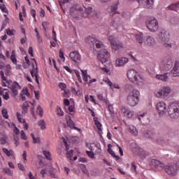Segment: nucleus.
I'll return each instance as SVG.
<instances>
[{
	"label": "nucleus",
	"mask_w": 179,
	"mask_h": 179,
	"mask_svg": "<svg viewBox=\"0 0 179 179\" xmlns=\"http://www.w3.org/2000/svg\"><path fill=\"white\" fill-rule=\"evenodd\" d=\"M111 148H113V145L111 144H108V152L109 153V155H111L112 157H115L116 160H120V157L115 155V152L113 151Z\"/></svg>",
	"instance_id": "393cba45"
},
{
	"label": "nucleus",
	"mask_w": 179,
	"mask_h": 179,
	"mask_svg": "<svg viewBox=\"0 0 179 179\" xmlns=\"http://www.w3.org/2000/svg\"><path fill=\"white\" fill-rule=\"evenodd\" d=\"M57 115H59V117H63L64 111H62V109H61V107L57 106Z\"/></svg>",
	"instance_id": "ea45409f"
},
{
	"label": "nucleus",
	"mask_w": 179,
	"mask_h": 179,
	"mask_svg": "<svg viewBox=\"0 0 179 179\" xmlns=\"http://www.w3.org/2000/svg\"><path fill=\"white\" fill-rule=\"evenodd\" d=\"M87 156L91 159H94V152L93 151H87Z\"/></svg>",
	"instance_id": "de8ad7c7"
},
{
	"label": "nucleus",
	"mask_w": 179,
	"mask_h": 179,
	"mask_svg": "<svg viewBox=\"0 0 179 179\" xmlns=\"http://www.w3.org/2000/svg\"><path fill=\"white\" fill-rule=\"evenodd\" d=\"M138 72L135 69H131L127 72V77L129 80H132L133 82H138Z\"/></svg>",
	"instance_id": "ddd939ff"
},
{
	"label": "nucleus",
	"mask_w": 179,
	"mask_h": 179,
	"mask_svg": "<svg viewBox=\"0 0 179 179\" xmlns=\"http://www.w3.org/2000/svg\"><path fill=\"white\" fill-rule=\"evenodd\" d=\"M34 94H35V99H36V100H39V99H40V91H36V90H34Z\"/></svg>",
	"instance_id": "864d4df0"
},
{
	"label": "nucleus",
	"mask_w": 179,
	"mask_h": 179,
	"mask_svg": "<svg viewBox=\"0 0 179 179\" xmlns=\"http://www.w3.org/2000/svg\"><path fill=\"white\" fill-rule=\"evenodd\" d=\"M0 9L4 13H7L8 14V8H6V6H5V4H0Z\"/></svg>",
	"instance_id": "a19ab883"
},
{
	"label": "nucleus",
	"mask_w": 179,
	"mask_h": 179,
	"mask_svg": "<svg viewBox=\"0 0 179 179\" xmlns=\"http://www.w3.org/2000/svg\"><path fill=\"white\" fill-rule=\"evenodd\" d=\"M66 120L67 127H69V128L76 129V131H78V132H80L81 129L75 127V122L72 121V119L71 118L70 115H66Z\"/></svg>",
	"instance_id": "2eb2a0df"
},
{
	"label": "nucleus",
	"mask_w": 179,
	"mask_h": 179,
	"mask_svg": "<svg viewBox=\"0 0 179 179\" xmlns=\"http://www.w3.org/2000/svg\"><path fill=\"white\" fill-rule=\"evenodd\" d=\"M156 109L159 114L164 115L167 111V105L164 102H159L156 106Z\"/></svg>",
	"instance_id": "9b49d317"
},
{
	"label": "nucleus",
	"mask_w": 179,
	"mask_h": 179,
	"mask_svg": "<svg viewBox=\"0 0 179 179\" xmlns=\"http://www.w3.org/2000/svg\"><path fill=\"white\" fill-rule=\"evenodd\" d=\"M157 40L161 44H164L167 48H171V43H169L170 40V34L167 31H161L157 36Z\"/></svg>",
	"instance_id": "f03ea898"
},
{
	"label": "nucleus",
	"mask_w": 179,
	"mask_h": 179,
	"mask_svg": "<svg viewBox=\"0 0 179 179\" xmlns=\"http://www.w3.org/2000/svg\"><path fill=\"white\" fill-rule=\"evenodd\" d=\"M123 113L124 114H126L128 118H132V117H134V112H129L128 110H126V111H124Z\"/></svg>",
	"instance_id": "c03bdc74"
},
{
	"label": "nucleus",
	"mask_w": 179,
	"mask_h": 179,
	"mask_svg": "<svg viewBox=\"0 0 179 179\" xmlns=\"http://www.w3.org/2000/svg\"><path fill=\"white\" fill-rule=\"evenodd\" d=\"M8 89L11 90L13 96L16 97V96L18 94L17 90L22 89V87H20V85H19V83L15 81L10 86V87H8Z\"/></svg>",
	"instance_id": "4468645a"
},
{
	"label": "nucleus",
	"mask_w": 179,
	"mask_h": 179,
	"mask_svg": "<svg viewBox=\"0 0 179 179\" xmlns=\"http://www.w3.org/2000/svg\"><path fill=\"white\" fill-rule=\"evenodd\" d=\"M18 169L21 170V171H24V166L21 163L17 164Z\"/></svg>",
	"instance_id": "774afa93"
},
{
	"label": "nucleus",
	"mask_w": 179,
	"mask_h": 179,
	"mask_svg": "<svg viewBox=\"0 0 179 179\" xmlns=\"http://www.w3.org/2000/svg\"><path fill=\"white\" fill-rule=\"evenodd\" d=\"M22 108H29V101L24 102Z\"/></svg>",
	"instance_id": "338daca9"
},
{
	"label": "nucleus",
	"mask_w": 179,
	"mask_h": 179,
	"mask_svg": "<svg viewBox=\"0 0 179 179\" xmlns=\"http://www.w3.org/2000/svg\"><path fill=\"white\" fill-rule=\"evenodd\" d=\"M72 156H73V150H68L66 152L67 159H72Z\"/></svg>",
	"instance_id": "58836bf2"
},
{
	"label": "nucleus",
	"mask_w": 179,
	"mask_h": 179,
	"mask_svg": "<svg viewBox=\"0 0 179 179\" xmlns=\"http://www.w3.org/2000/svg\"><path fill=\"white\" fill-rule=\"evenodd\" d=\"M117 9H118V3H114L110 6V12H117Z\"/></svg>",
	"instance_id": "e433bc0d"
},
{
	"label": "nucleus",
	"mask_w": 179,
	"mask_h": 179,
	"mask_svg": "<svg viewBox=\"0 0 179 179\" xmlns=\"http://www.w3.org/2000/svg\"><path fill=\"white\" fill-rule=\"evenodd\" d=\"M71 59L73 61V62H78V61H80V54L78 51L71 52L69 55Z\"/></svg>",
	"instance_id": "6ab92c4d"
},
{
	"label": "nucleus",
	"mask_w": 179,
	"mask_h": 179,
	"mask_svg": "<svg viewBox=\"0 0 179 179\" xmlns=\"http://www.w3.org/2000/svg\"><path fill=\"white\" fill-rule=\"evenodd\" d=\"M138 152L137 155L141 157V159H146L147 156H149V153L147 152L144 151L143 149L142 148H138L137 149Z\"/></svg>",
	"instance_id": "5701e85b"
},
{
	"label": "nucleus",
	"mask_w": 179,
	"mask_h": 179,
	"mask_svg": "<svg viewBox=\"0 0 179 179\" xmlns=\"http://www.w3.org/2000/svg\"><path fill=\"white\" fill-rule=\"evenodd\" d=\"M131 170L136 173V165L135 164V162H131Z\"/></svg>",
	"instance_id": "0e129e2a"
},
{
	"label": "nucleus",
	"mask_w": 179,
	"mask_h": 179,
	"mask_svg": "<svg viewBox=\"0 0 179 179\" xmlns=\"http://www.w3.org/2000/svg\"><path fill=\"white\" fill-rule=\"evenodd\" d=\"M127 62H128V58L126 57H122L116 59V65L117 66H122L123 65H125Z\"/></svg>",
	"instance_id": "b1692460"
},
{
	"label": "nucleus",
	"mask_w": 179,
	"mask_h": 179,
	"mask_svg": "<svg viewBox=\"0 0 179 179\" xmlns=\"http://www.w3.org/2000/svg\"><path fill=\"white\" fill-rule=\"evenodd\" d=\"M139 96H141V92L136 89H134L129 92L127 97V103L131 107H135L139 103Z\"/></svg>",
	"instance_id": "f257e3e1"
},
{
	"label": "nucleus",
	"mask_w": 179,
	"mask_h": 179,
	"mask_svg": "<svg viewBox=\"0 0 179 179\" xmlns=\"http://www.w3.org/2000/svg\"><path fill=\"white\" fill-rule=\"evenodd\" d=\"M169 73H165L164 74L162 75H157L156 78L157 79H159V80H163L164 82H167L169 80Z\"/></svg>",
	"instance_id": "a878e982"
},
{
	"label": "nucleus",
	"mask_w": 179,
	"mask_h": 179,
	"mask_svg": "<svg viewBox=\"0 0 179 179\" xmlns=\"http://www.w3.org/2000/svg\"><path fill=\"white\" fill-rule=\"evenodd\" d=\"M20 135L21 139H23V141H26L27 139V136H26V133H24V131H21Z\"/></svg>",
	"instance_id": "09e8293b"
},
{
	"label": "nucleus",
	"mask_w": 179,
	"mask_h": 179,
	"mask_svg": "<svg viewBox=\"0 0 179 179\" xmlns=\"http://www.w3.org/2000/svg\"><path fill=\"white\" fill-rule=\"evenodd\" d=\"M168 114L170 118L176 119L179 117V103H171L168 107Z\"/></svg>",
	"instance_id": "7ed1b4c3"
},
{
	"label": "nucleus",
	"mask_w": 179,
	"mask_h": 179,
	"mask_svg": "<svg viewBox=\"0 0 179 179\" xmlns=\"http://www.w3.org/2000/svg\"><path fill=\"white\" fill-rule=\"evenodd\" d=\"M43 153L48 160H51V153L50 151L44 150L43 151Z\"/></svg>",
	"instance_id": "f704fd0d"
},
{
	"label": "nucleus",
	"mask_w": 179,
	"mask_h": 179,
	"mask_svg": "<svg viewBox=\"0 0 179 179\" xmlns=\"http://www.w3.org/2000/svg\"><path fill=\"white\" fill-rule=\"evenodd\" d=\"M134 37L136 38V42L138 43V44H140L141 45H142V44H144L145 40H146V38L143 36V33L142 32L136 34L134 35Z\"/></svg>",
	"instance_id": "a211bd4d"
},
{
	"label": "nucleus",
	"mask_w": 179,
	"mask_h": 179,
	"mask_svg": "<svg viewBox=\"0 0 179 179\" xmlns=\"http://www.w3.org/2000/svg\"><path fill=\"white\" fill-rule=\"evenodd\" d=\"M96 41L97 39H96V38L91 36L87 37L86 39L87 43H88V44H90L91 47H92L94 50H96V47H94V44L96 43Z\"/></svg>",
	"instance_id": "4be33fe9"
},
{
	"label": "nucleus",
	"mask_w": 179,
	"mask_h": 179,
	"mask_svg": "<svg viewBox=\"0 0 179 179\" xmlns=\"http://www.w3.org/2000/svg\"><path fill=\"white\" fill-rule=\"evenodd\" d=\"M146 27L150 31L155 33L159 30V22L156 18H152L146 22Z\"/></svg>",
	"instance_id": "423d86ee"
},
{
	"label": "nucleus",
	"mask_w": 179,
	"mask_h": 179,
	"mask_svg": "<svg viewBox=\"0 0 179 179\" xmlns=\"http://www.w3.org/2000/svg\"><path fill=\"white\" fill-rule=\"evenodd\" d=\"M174 78L179 76V62L176 61L173 69L171 71Z\"/></svg>",
	"instance_id": "aec40b11"
},
{
	"label": "nucleus",
	"mask_w": 179,
	"mask_h": 179,
	"mask_svg": "<svg viewBox=\"0 0 179 179\" xmlns=\"http://www.w3.org/2000/svg\"><path fill=\"white\" fill-rule=\"evenodd\" d=\"M130 2H138L139 5H142L143 8H145L147 9H150V8H152L153 6L154 1L153 0H129Z\"/></svg>",
	"instance_id": "1a4fd4ad"
},
{
	"label": "nucleus",
	"mask_w": 179,
	"mask_h": 179,
	"mask_svg": "<svg viewBox=\"0 0 179 179\" xmlns=\"http://www.w3.org/2000/svg\"><path fill=\"white\" fill-rule=\"evenodd\" d=\"M2 96L4 100H9V93H8V92H5V94H3Z\"/></svg>",
	"instance_id": "69168bd1"
},
{
	"label": "nucleus",
	"mask_w": 179,
	"mask_h": 179,
	"mask_svg": "<svg viewBox=\"0 0 179 179\" xmlns=\"http://www.w3.org/2000/svg\"><path fill=\"white\" fill-rule=\"evenodd\" d=\"M97 97H98L99 100H100L101 101H103L106 104H108V101L107 99H104V96H103V94H98Z\"/></svg>",
	"instance_id": "c9c22d12"
},
{
	"label": "nucleus",
	"mask_w": 179,
	"mask_h": 179,
	"mask_svg": "<svg viewBox=\"0 0 179 179\" xmlns=\"http://www.w3.org/2000/svg\"><path fill=\"white\" fill-rule=\"evenodd\" d=\"M83 11V9H82V7L80 5L77 4L71 8L70 15H71L73 17H76V19H78L79 18V15Z\"/></svg>",
	"instance_id": "6e6552de"
},
{
	"label": "nucleus",
	"mask_w": 179,
	"mask_h": 179,
	"mask_svg": "<svg viewBox=\"0 0 179 179\" xmlns=\"http://www.w3.org/2000/svg\"><path fill=\"white\" fill-rule=\"evenodd\" d=\"M3 152H4L6 153V155L8 157H10V156H13V150H8V149L3 148H2Z\"/></svg>",
	"instance_id": "2f4dec72"
},
{
	"label": "nucleus",
	"mask_w": 179,
	"mask_h": 179,
	"mask_svg": "<svg viewBox=\"0 0 179 179\" xmlns=\"http://www.w3.org/2000/svg\"><path fill=\"white\" fill-rule=\"evenodd\" d=\"M37 113H38L40 117H43V108H41L40 106H38Z\"/></svg>",
	"instance_id": "603ef678"
},
{
	"label": "nucleus",
	"mask_w": 179,
	"mask_h": 179,
	"mask_svg": "<svg viewBox=\"0 0 179 179\" xmlns=\"http://www.w3.org/2000/svg\"><path fill=\"white\" fill-rule=\"evenodd\" d=\"M10 59L12 61V62L16 65L17 62V60L16 59V53L15 52V50H13L12 52V54H11V56H10Z\"/></svg>",
	"instance_id": "c756f323"
},
{
	"label": "nucleus",
	"mask_w": 179,
	"mask_h": 179,
	"mask_svg": "<svg viewBox=\"0 0 179 179\" xmlns=\"http://www.w3.org/2000/svg\"><path fill=\"white\" fill-rule=\"evenodd\" d=\"M113 50H115V51H117V50H121L122 48V45L117 43V42L114 40V37L113 36H109L108 37Z\"/></svg>",
	"instance_id": "dca6fc26"
},
{
	"label": "nucleus",
	"mask_w": 179,
	"mask_h": 179,
	"mask_svg": "<svg viewBox=\"0 0 179 179\" xmlns=\"http://www.w3.org/2000/svg\"><path fill=\"white\" fill-rule=\"evenodd\" d=\"M97 58L101 62V64L108 61V52L106 49H101L97 55Z\"/></svg>",
	"instance_id": "0eeeda50"
},
{
	"label": "nucleus",
	"mask_w": 179,
	"mask_h": 179,
	"mask_svg": "<svg viewBox=\"0 0 179 179\" xmlns=\"http://www.w3.org/2000/svg\"><path fill=\"white\" fill-rule=\"evenodd\" d=\"M4 72L6 75H9V73H10V65L9 64L6 65V69L4 70Z\"/></svg>",
	"instance_id": "37998d69"
},
{
	"label": "nucleus",
	"mask_w": 179,
	"mask_h": 179,
	"mask_svg": "<svg viewBox=\"0 0 179 179\" xmlns=\"http://www.w3.org/2000/svg\"><path fill=\"white\" fill-rule=\"evenodd\" d=\"M69 93V90H64L63 93V97H69V95H68Z\"/></svg>",
	"instance_id": "bf43d9fd"
},
{
	"label": "nucleus",
	"mask_w": 179,
	"mask_h": 179,
	"mask_svg": "<svg viewBox=\"0 0 179 179\" xmlns=\"http://www.w3.org/2000/svg\"><path fill=\"white\" fill-rule=\"evenodd\" d=\"M144 45L145 47L153 48L154 45H156V40L152 36H148L144 41Z\"/></svg>",
	"instance_id": "f8f14e48"
},
{
	"label": "nucleus",
	"mask_w": 179,
	"mask_h": 179,
	"mask_svg": "<svg viewBox=\"0 0 179 179\" xmlns=\"http://www.w3.org/2000/svg\"><path fill=\"white\" fill-rule=\"evenodd\" d=\"M59 89H61V90H65V89L66 88V84L64 83H60L59 84Z\"/></svg>",
	"instance_id": "3c124183"
},
{
	"label": "nucleus",
	"mask_w": 179,
	"mask_h": 179,
	"mask_svg": "<svg viewBox=\"0 0 179 179\" xmlns=\"http://www.w3.org/2000/svg\"><path fill=\"white\" fill-rule=\"evenodd\" d=\"M74 72L78 78V80L82 83V77H80V72H79V71L78 70H74Z\"/></svg>",
	"instance_id": "4c0bfd02"
},
{
	"label": "nucleus",
	"mask_w": 179,
	"mask_h": 179,
	"mask_svg": "<svg viewBox=\"0 0 179 179\" xmlns=\"http://www.w3.org/2000/svg\"><path fill=\"white\" fill-rule=\"evenodd\" d=\"M170 93H171V88L169 87H164L157 92V97L164 99V97H167Z\"/></svg>",
	"instance_id": "9d476101"
},
{
	"label": "nucleus",
	"mask_w": 179,
	"mask_h": 179,
	"mask_svg": "<svg viewBox=\"0 0 179 179\" xmlns=\"http://www.w3.org/2000/svg\"><path fill=\"white\" fill-rule=\"evenodd\" d=\"M92 10H93V8L92 7H88L85 8V12L87 15H90L92 13Z\"/></svg>",
	"instance_id": "052dcab7"
},
{
	"label": "nucleus",
	"mask_w": 179,
	"mask_h": 179,
	"mask_svg": "<svg viewBox=\"0 0 179 179\" xmlns=\"http://www.w3.org/2000/svg\"><path fill=\"white\" fill-rule=\"evenodd\" d=\"M3 173H5V174H7L8 176H12V172L10 171V169H9V168H3Z\"/></svg>",
	"instance_id": "49530a36"
},
{
	"label": "nucleus",
	"mask_w": 179,
	"mask_h": 179,
	"mask_svg": "<svg viewBox=\"0 0 179 179\" xmlns=\"http://www.w3.org/2000/svg\"><path fill=\"white\" fill-rule=\"evenodd\" d=\"M150 164V166H154L157 169H159V170H163V169H164V163L156 159H151Z\"/></svg>",
	"instance_id": "f3484780"
},
{
	"label": "nucleus",
	"mask_w": 179,
	"mask_h": 179,
	"mask_svg": "<svg viewBox=\"0 0 179 179\" xmlns=\"http://www.w3.org/2000/svg\"><path fill=\"white\" fill-rule=\"evenodd\" d=\"M6 133L4 131L0 132L1 145H5V143H6Z\"/></svg>",
	"instance_id": "bb28decb"
},
{
	"label": "nucleus",
	"mask_w": 179,
	"mask_h": 179,
	"mask_svg": "<svg viewBox=\"0 0 179 179\" xmlns=\"http://www.w3.org/2000/svg\"><path fill=\"white\" fill-rule=\"evenodd\" d=\"M129 132L131 134V135H134V136H137L138 135V130L134 127H130Z\"/></svg>",
	"instance_id": "72a5a7b5"
},
{
	"label": "nucleus",
	"mask_w": 179,
	"mask_h": 179,
	"mask_svg": "<svg viewBox=\"0 0 179 179\" xmlns=\"http://www.w3.org/2000/svg\"><path fill=\"white\" fill-rule=\"evenodd\" d=\"M79 166L84 174H89V171H87V169H86V165L80 164Z\"/></svg>",
	"instance_id": "7c9ffc66"
},
{
	"label": "nucleus",
	"mask_w": 179,
	"mask_h": 179,
	"mask_svg": "<svg viewBox=\"0 0 179 179\" xmlns=\"http://www.w3.org/2000/svg\"><path fill=\"white\" fill-rule=\"evenodd\" d=\"M59 57L61 58V59H63L64 62H65V57L64 56V52L62 51V49L59 50Z\"/></svg>",
	"instance_id": "8fccbe9b"
},
{
	"label": "nucleus",
	"mask_w": 179,
	"mask_h": 179,
	"mask_svg": "<svg viewBox=\"0 0 179 179\" xmlns=\"http://www.w3.org/2000/svg\"><path fill=\"white\" fill-rule=\"evenodd\" d=\"M173 68V60L170 56L165 57L161 62L160 69L162 71H170Z\"/></svg>",
	"instance_id": "20e7f679"
},
{
	"label": "nucleus",
	"mask_w": 179,
	"mask_h": 179,
	"mask_svg": "<svg viewBox=\"0 0 179 179\" xmlns=\"http://www.w3.org/2000/svg\"><path fill=\"white\" fill-rule=\"evenodd\" d=\"M30 73L32 76V78H36V82L37 85H40V81H39V76H38V69L37 67L34 68V70L33 69H29Z\"/></svg>",
	"instance_id": "412c9836"
},
{
	"label": "nucleus",
	"mask_w": 179,
	"mask_h": 179,
	"mask_svg": "<svg viewBox=\"0 0 179 179\" xmlns=\"http://www.w3.org/2000/svg\"><path fill=\"white\" fill-rule=\"evenodd\" d=\"M145 138H148V139H152V133L150 131H145L143 133Z\"/></svg>",
	"instance_id": "a18cd8bd"
},
{
	"label": "nucleus",
	"mask_w": 179,
	"mask_h": 179,
	"mask_svg": "<svg viewBox=\"0 0 179 179\" xmlns=\"http://www.w3.org/2000/svg\"><path fill=\"white\" fill-rule=\"evenodd\" d=\"M1 113L4 118H8V111H6V109H3Z\"/></svg>",
	"instance_id": "e2e57ef3"
},
{
	"label": "nucleus",
	"mask_w": 179,
	"mask_h": 179,
	"mask_svg": "<svg viewBox=\"0 0 179 179\" xmlns=\"http://www.w3.org/2000/svg\"><path fill=\"white\" fill-rule=\"evenodd\" d=\"M95 50L96 48H101V44L100 43V41H97L95 42L94 44Z\"/></svg>",
	"instance_id": "5fc2aeb1"
},
{
	"label": "nucleus",
	"mask_w": 179,
	"mask_h": 179,
	"mask_svg": "<svg viewBox=\"0 0 179 179\" xmlns=\"http://www.w3.org/2000/svg\"><path fill=\"white\" fill-rule=\"evenodd\" d=\"M112 26L113 27H115V29H117L119 26H121V22H120V18L114 20L112 22Z\"/></svg>",
	"instance_id": "cd10ccee"
},
{
	"label": "nucleus",
	"mask_w": 179,
	"mask_h": 179,
	"mask_svg": "<svg viewBox=\"0 0 179 179\" xmlns=\"http://www.w3.org/2000/svg\"><path fill=\"white\" fill-rule=\"evenodd\" d=\"M22 124H24V128L27 131L29 129V124L26 122V120L22 119Z\"/></svg>",
	"instance_id": "6e6d98bb"
},
{
	"label": "nucleus",
	"mask_w": 179,
	"mask_h": 179,
	"mask_svg": "<svg viewBox=\"0 0 179 179\" xmlns=\"http://www.w3.org/2000/svg\"><path fill=\"white\" fill-rule=\"evenodd\" d=\"M38 125L40 127L41 129H45L47 127H45V122L43 120H39L38 122Z\"/></svg>",
	"instance_id": "473e14b6"
},
{
	"label": "nucleus",
	"mask_w": 179,
	"mask_h": 179,
	"mask_svg": "<svg viewBox=\"0 0 179 179\" xmlns=\"http://www.w3.org/2000/svg\"><path fill=\"white\" fill-rule=\"evenodd\" d=\"M23 94H25V96H30V93H29V91L27 90V88H23L22 90Z\"/></svg>",
	"instance_id": "4d7b16f0"
},
{
	"label": "nucleus",
	"mask_w": 179,
	"mask_h": 179,
	"mask_svg": "<svg viewBox=\"0 0 179 179\" xmlns=\"http://www.w3.org/2000/svg\"><path fill=\"white\" fill-rule=\"evenodd\" d=\"M165 171L169 176H177V173H178V166L176 163L169 164V165L164 166Z\"/></svg>",
	"instance_id": "39448f33"
},
{
	"label": "nucleus",
	"mask_w": 179,
	"mask_h": 179,
	"mask_svg": "<svg viewBox=\"0 0 179 179\" xmlns=\"http://www.w3.org/2000/svg\"><path fill=\"white\" fill-rule=\"evenodd\" d=\"M71 141L73 142H75L76 143H78V142H79V137H78L76 136H73L71 137Z\"/></svg>",
	"instance_id": "13d9d810"
},
{
	"label": "nucleus",
	"mask_w": 179,
	"mask_h": 179,
	"mask_svg": "<svg viewBox=\"0 0 179 179\" xmlns=\"http://www.w3.org/2000/svg\"><path fill=\"white\" fill-rule=\"evenodd\" d=\"M95 125H96L97 129H99V131H102V129H101L102 125H101V122H96L95 123Z\"/></svg>",
	"instance_id": "680f3d73"
},
{
	"label": "nucleus",
	"mask_w": 179,
	"mask_h": 179,
	"mask_svg": "<svg viewBox=\"0 0 179 179\" xmlns=\"http://www.w3.org/2000/svg\"><path fill=\"white\" fill-rule=\"evenodd\" d=\"M8 23H9V20H5L2 22V25L1 27V30H3V29H5L8 24Z\"/></svg>",
	"instance_id": "79ce46f5"
},
{
	"label": "nucleus",
	"mask_w": 179,
	"mask_h": 179,
	"mask_svg": "<svg viewBox=\"0 0 179 179\" xmlns=\"http://www.w3.org/2000/svg\"><path fill=\"white\" fill-rule=\"evenodd\" d=\"M154 141L155 142H157V143H159V145L164 143V138L160 136H157Z\"/></svg>",
	"instance_id": "c85d7f7f"
}]
</instances>
